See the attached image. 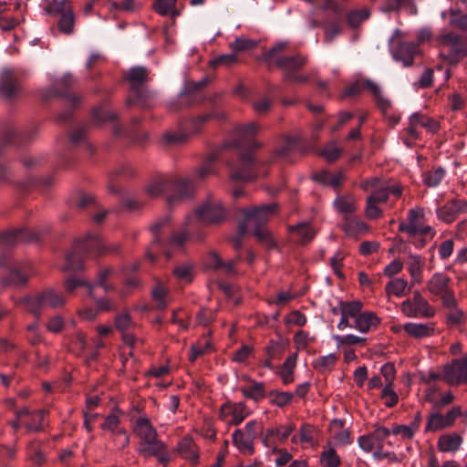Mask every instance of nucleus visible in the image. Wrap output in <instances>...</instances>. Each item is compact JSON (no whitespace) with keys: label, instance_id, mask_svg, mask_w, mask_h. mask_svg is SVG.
Masks as SVG:
<instances>
[{"label":"nucleus","instance_id":"1","mask_svg":"<svg viewBox=\"0 0 467 467\" xmlns=\"http://www.w3.org/2000/svg\"><path fill=\"white\" fill-rule=\"evenodd\" d=\"M36 239L25 228H17L0 233V265L9 268V275L1 280L3 286H25L28 279L34 275V269L29 261H13L11 255L5 251L22 243Z\"/></svg>","mask_w":467,"mask_h":467},{"label":"nucleus","instance_id":"2","mask_svg":"<svg viewBox=\"0 0 467 467\" xmlns=\"http://www.w3.org/2000/svg\"><path fill=\"white\" fill-rule=\"evenodd\" d=\"M117 245H107L99 234H88L84 240L76 242L73 250L67 254L63 271H79L83 269L84 254L102 255L117 251Z\"/></svg>","mask_w":467,"mask_h":467},{"label":"nucleus","instance_id":"3","mask_svg":"<svg viewBox=\"0 0 467 467\" xmlns=\"http://www.w3.org/2000/svg\"><path fill=\"white\" fill-rule=\"evenodd\" d=\"M66 297L53 288H47L34 296H25L17 301L26 311L33 314L37 319L43 309L58 308L65 305Z\"/></svg>","mask_w":467,"mask_h":467},{"label":"nucleus","instance_id":"4","mask_svg":"<svg viewBox=\"0 0 467 467\" xmlns=\"http://www.w3.org/2000/svg\"><path fill=\"white\" fill-rule=\"evenodd\" d=\"M287 47V43L280 42L272 47L265 55V60L273 61L279 68L285 72V78L288 77L289 73L298 72L307 61V58L301 54H295L292 56L282 55Z\"/></svg>","mask_w":467,"mask_h":467},{"label":"nucleus","instance_id":"5","mask_svg":"<svg viewBox=\"0 0 467 467\" xmlns=\"http://www.w3.org/2000/svg\"><path fill=\"white\" fill-rule=\"evenodd\" d=\"M265 162H255L253 155L249 152L241 154L238 165L228 163L231 169V179L233 181L248 182L253 181L260 175H266V171H261L260 166H264Z\"/></svg>","mask_w":467,"mask_h":467},{"label":"nucleus","instance_id":"6","mask_svg":"<svg viewBox=\"0 0 467 467\" xmlns=\"http://www.w3.org/2000/svg\"><path fill=\"white\" fill-rule=\"evenodd\" d=\"M451 279L443 273H434L426 282V289L430 294L440 296L445 307H454L457 305L454 293L450 285Z\"/></svg>","mask_w":467,"mask_h":467},{"label":"nucleus","instance_id":"7","mask_svg":"<svg viewBox=\"0 0 467 467\" xmlns=\"http://www.w3.org/2000/svg\"><path fill=\"white\" fill-rule=\"evenodd\" d=\"M262 426L257 420H251L245 424L244 429H237L233 433V443L243 453H254V441L260 433Z\"/></svg>","mask_w":467,"mask_h":467},{"label":"nucleus","instance_id":"8","mask_svg":"<svg viewBox=\"0 0 467 467\" xmlns=\"http://www.w3.org/2000/svg\"><path fill=\"white\" fill-rule=\"evenodd\" d=\"M401 32L396 29L389 40L390 51L395 60L401 61L405 67L413 64L414 57L419 52L414 43L405 42L401 39Z\"/></svg>","mask_w":467,"mask_h":467},{"label":"nucleus","instance_id":"9","mask_svg":"<svg viewBox=\"0 0 467 467\" xmlns=\"http://www.w3.org/2000/svg\"><path fill=\"white\" fill-rule=\"evenodd\" d=\"M438 40L443 47L448 48V52L441 56L449 64L454 65L467 56V45L459 35L452 32L445 33L441 35Z\"/></svg>","mask_w":467,"mask_h":467},{"label":"nucleus","instance_id":"10","mask_svg":"<svg viewBox=\"0 0 467 467\" xmlns=\"http://www.w3.org/2000/svg\"><path fill=\"white\" fill-rule=\"evenodd\" d=\"M401 312L408 317H431L435 310L422 296L420 291H414L412 299H407L400 305Z\"/></svg>","mask_w":467,"mask_h":467},{"label":"nucleus","instance_id":"11","mask_svg":"<svg viewBox=\"0 0 467 467\" xmlns=\"http://www.w3.org/2000/svg\"><path fill=\"white\" fill-rule=\"evenodd\" d=\"M195 216L207 224L220 223L226 218V212L218 200H209L195 210Z\"/></svg>","mask_w":467,"mask_h":467},{"label":"nucleus","instance_id":"12","mask_svg":"<svg viewBox=\"0 0 467 467\" xmlns=\"http://www.w3.org/2000/svg\"><path fill=\"white\" fill-rule=\"evenodd\" d=\"M275 210L276 204L275 203L242 210L244 221L241 223H245L247 230L249 228L264 227Z\"/></svg>","mask_w":467,"mask_h":467},{"label":"nucleus","instance_id":"13","mask_svg":"<svg viewBox=\"0 0 467 467\" xmlns=\"http://www.w3.org/2000/svg\"><path fill=\"white\" fill-rule=\"evenodd\" d=\"M261 128L255 122H250L245 125H238L234 131V140L232 145L236 148L247 147L256 149L260 143L254 141V137L258 134Z\"/></svg>","mask_w":467,"mask_h":467},{"label":"nucleus","instance_id":"14","mask_svg":"<svg viewBox=\"0 0 467 467\" xmlns=\"http://www.w3.org/2000/svg\"><path fill=\"white\" fill-rule=\"evenodd\" d=\"M138 452L146 458L156 457L162 465H166L171 459L166 444L158 439V435L143 443H139Z\"/></svg>","mask_w":467,"mask_h":467},{"label":"nucleus","instance_id":"15","mask_svg":"<svg viewBox=\"0 0 467 467\" xmlns=\"http://www.w3.org/2000/svg\"><path fill=\"white\" fill-rule=\"evenodd\" d=\"M442 379L451 386L467 383V357L453 359L445 365Z\"/></svg>","mask_w":467,"mask_h":467},{"label":"nucleus","instance_id":"16","mask_svg":"<svg viewBox=\"0 0 467 467\" xmlns=\"http://www.w3.org/2000/svg\"><path fill=\"white\" fill-rule=\"evenodd\" d=\"M463 213H467V201L462 199L450 200L436 211L437 217L446 223H452Z\"/></svg>","mask_w":467,"mask_h":467},{"label":"nucleus","instance_id":"17","mask_svg":"<svg viewBox=\"0 0 467 467\" xmlns=\"http://www.w3.org/2000/svg\"><path fill=\"white\" fill-rule=\"evenodd\" d=\"M249 414V410L243 402L225 403L220 410V418L231 425H239Z\"/></svg>","mask_w":467,"mask_h":467},{"label":"nucleus","instance_id":"18","mask_svg":"<svg viewBox=\"0 0 467 467\" xmlns=\"http://www.w3.org/2000/svg\"><path fill=\"white\" fill-rule=\"evenodd\" d=\"M167 191H171L167 196V202L169 204H172L176 202L191 197L193 188L189 180L177 179L173 181H167Z\"/></svg>","mask_w":467,"mask_h":467},{"label":"nucleus","instance_id":"19","mask_svg":"<svg viewBox=\"0 0 467 467\" xmlns=\"http://www.w3.org/2000/svg\"><path fill=\"white\" fill-rule=\"evenodd\" d=\"M390 431L385 427H378L373 432L368 435L360 436L358 440L359 447L367 452L373 451L374 449H382L383 441L389 436Z\"/></svg>","mask_w":467,"mask_h":467},{"label":"nucleus","instance_id":"20","mask_svg":"<svg viewBox=\"0 0 467 467\" xmlns=\"http://www.w3.org/2000/svg\"><path fill=\"white\" fill-rule=\"evenodd\" d=\"M20 90V86L14 72L5 69L0 74V93L6 99H13Z\"/></svg>","mask_w":467,"mask_h":467},{"label":"nucleus","instance_id":"21","mask_svg":"<svg viewBox=\"0 0 467 467\" xmlns=\"http://www.w3.org/2000/svg\"><path fill=\"white\" fill-rule=\"evenodd\" d=\"M75 82L76 79L72 74L66 73L59 80L54 83L52 86V92L56 95L66 97L67 99L74 105L78 104L81 100L79 96L63 90V88H67L73 86Z\"/></svg>","mask_w":467,"mask_h":467},{"label":"nucleus","instance_id":"22","mask_svg":"<svg viewBox=\"0 0 467 467\" xmlns=\"http://www.w3.org/2000/svg\"><path fill=\"white\" fill-rule=\"evenodd\" d=\"M406 265L410 275V285L420 284L423 280V258L419 254H410L406 261Z\"/></svg>","mask_w":467,"mask_h":467},{"label":"nucleus","instance_id":"23","mask_svg":"<svg viewBox=\"0 0 467 467\" xmlns=\"http://www.w3.org/2000/svg\"><path fill=\"white\" fill-rule=\"evenodd\" d=\"M379 323L380 319L373 312H362L353 321L351 328H355L361 333H368L371 329H375Z\"/></svg>","mask_w":467,"mask_h":467},{"label":"nucleus","instance_id":"24","mask_svg":"<svg viewBox=\"0 0 467 467\" xmlns=\"http://www.w3.org/2000/svg\"><path fill=\"white\" fill-rule=\"evenodd\" d=\"M289 231L295 234L297 238V242L301 244L311 242L317 234L315 228L308 223H299L296 225L289 226Z\"/></svg>","mask_w":467,"mask_h":467},{"label":"nucleus","instance_id":"25","mask_svg":"<svg viewBox=\"0 0 467 467\" xmlns=\"http://www.w3.org/2000/svg\"><path fill=\"white\" fill-rule=\"evenodd\" d=\"M127 78L131 88L139 94L140 88L149 80L148 69L145 67H133L130 69Z\"/></svg>","mask_w":467,"mask_h":467},{"label":"nucleus","instance_id":"26","mask_svg":"<svg viewBox=\"0 0 467 467\" xmlns=\"http://www.w3.org/2000/svg\"><path fill=\"white\" fill-rule=\"evenodd\" d=\"M134 432L140 439L139 443H143L158 435L156 429L147 418H140L136 421Z\"/></svg>","mask_w":467,"mask_h":467},{"label":"nucleus","instance_id":"27","mask_svg":"<svg viewBox=\"0 0 467 467\" xmlns=\"http://www.w3.org/2000/svg\"><path fill=\"white\" fill-rule=\"evenodd\" d=\"M405 332L415 338L430 337L434 333V325L432 323H406L403 326Z\"/></svg>","mask_w":467,"mask_h":467},{"label":"nucleus","instance_id":"28","mask_svg":"<svg viewBox=\"0 0 467 467\" xmlns=\"http://www.w3.org/2000/svg\"><path fill=\"white\" fill-rule=\"evenodd\" d=\"M313 179L317 182H321L324 185H328L334 189H337L341 186L342 182L346 180V176L342 171L332 173L327 171L316 173Z\"/></svg>","mask_w":467,"mask_h":467},{"label":"nucleus","instance_id":"29","mask_svg":"<svg viewBox=\"0 0 467 467\" xmlns=\"http://www.w3.org/2000/svg\"><path fill=\"white\" fill-rule=\"evenodd\" d=\"M236 260L223 261L219 254L213 253L210 255L209 266L215 271H222L226 275H235Z\"/></svg>","mask_w":467,"mask_h":467},{"label":"nucleus","instance_id":"30","mask_svg":"<svg viewBox=\"0 0 467 467\" xmlns=\"http://www.w3.org/2000/svg\"><path fill=\"white\" fill-rule=\"evenodd\" d=\"M411 286L403 278H394L386 285L385 291L388 296L401 297L410 293Z\"/></svg>","mask_w":467,"mask_h":467},{"label":"nucleus","instance_id":"31","mask_svg":"<svg viewBox=\"0 0 467 467\" xmlns=\"http://www.w3.org/2000/svg\"><path fill=\"white\" fill-rule=\"evenodd\" d=\"M334 207L336 210L345 215L351 214L356 212V199L351 194L338 196L334 200Z\"/></svg>","mask_w":467,"mask_h":467},{"label":"nucleus","instance_id":"32","mask_svg":"<svg viewBox=\"0 0 467 467\" xmlns=\"http://www.w3.org/2000/svg\"><path fill=\"white\" fill-rule=\"evenodd\" d=\"M462 438L458 434H446L440 437L438 447L443 452L456 451L462 444Z\"/></svg>","mask_w":467,"mask_h":467},{"label":"nucleus","instance_id":"33","mask_svg":"<svg viewBox=\"0 0 467 467\" xmlns=\"http://www.w3.org/2000/svg\"><path fill=\"white\" fill-rule=\"evenodd\" d=\"M178 451L180 454L185 459L190 460L192 462H196L198 460V452L193 441L191 438H183L179 445Z\"/></svg>","mask_w":467,"mask_h":467},{"label":"nucleus","instance_id":"34","mask_svg":"<svg viewBox=\"0 0 467 467\" xmlns=\"http://www.w3.org/2000/svg\"><path fill=\"white\" fill-rule=\"evenodd\" d=\"M72 10V6L69 0L50 1L45 7L44 11L49 16H63L66 13Z\"/></svg>","mask_w":467,"mask_h":467},{"label":"nucleus","instance_id":"35","mask_svg":"<svg viewBox=\"0 0 467 467\" xmlns=\"http://www.w3.org/2000/svg\"><path fill=\"white\" fill-rule=\"evenodd\" d=\"M410 124L421 126L431 133H436L440 129V124L438 121L420 113H414L413 115H411L410 118Z\"/></svg>","mask_w":467,"mask_h":467},{"label":"nucleus","instance_id":"36","mask_svg":"<svg viewBox=\"0 0 467 467\" xmlns=\"http://www.w3.org/2000/svg\"><path fill=\"white\" fill-rule=\"evenodd\" d=\"M178 0H155L152 8L161 16L171 15L172 16H179V11L176 9V3Z\"/></svg>","mask_w":467,"mask_h":467},{"label":"nucleus","instance_id":"37","mask_svg":"<svg viewBox=\"0 0 467 467\" xmlns=\"http://www.w3.org/2000/svg\"><path fill=\"white\" fill-rule=\"evenodd\" d=\"M241 392L244 397L254 401H259L264 399L265 395V384L263 382L253 381L250 386L242 388Z\"/></svg>","mask_w":467,"mask_h":467},{"label":"nucleus","instance_id":"38","mask_svg":"<svg viewBox=\"0 0 467 467\" xmlns=\"http://www.w3.org/2000/svg\"><path fill=\"white\" fill-rule=\"evenodd\" d=\"M362 306L363 305L360 301L339 302L340 314H344L353 321L362 313Z\"/></svg>","mask_w":467,"mask_h":467},{"label":"nucleus","instance_id":"39","mask_svg":"<svg viewBox=\"0 0 467 467\" xmlns=\"http://www.w3.org/2000/svg\"><path fill=\"white\" fill-rule=\"evenodd\" d=\"M422 217V213L420 211H418V210H415V209H411L410 210L409 212V222L408 223H412L416 226L417 228V235L420 234V235H431V237L433 236L434 233L431 229V227L430 226H423L420 223V218Z\"/></svg>","mask_w":467,"mask_h":467},{"label":"nucleus","instance_id":"40","mask_svg":"<svg viewBox=\"0 0 467 467\" xmlns=\"http://www.w3.org/2000/svg\"><path fill=\"white\" fill-rule=\"evenodd\" d=\"M274 104V100L267 95H259L252 102V107L257 114H266L270 111Z\"/></svg>","mask_w":467,"mask_h":467},{"label":"nucleus","instance_id":"41","mask_svg":"<svg viewBox=\"0 0 467 467\" xmlns=\"http://www.w3.org/2000/svg\"><path fill=\"white\" fill-rule=\"evenodd\" d=\"M381 12H398L400 7L408 3V0H371Z\"/></svg>","mask_w":467,"mask_h":467},{"label":"nucleus","instance_id":"42","mask_svg":"<svg viewBox=\"0 0 467 467\" xmlns=\"http://www.w3.org/2000/svg\"><path fill=\"white\" fill-rule=\"evenodd\" d=\"M216 154H210L202 164L196 171V177L198 179H205L215 173L213 163L216 161Z\"/></svg>","mask_w":467,"mask_h":467},{"label":"nucleus","instance_id":"43","mask_svg":"<svg viewBox=\"0 0 467 467\" xmlns=\"http://www.w3.org/2000/svg\"><path fill=\"white\" fill-rule=\"evenodd\" d=\"M369 11L366 8L352 10L347 14V22L350 27H358L363 21L369 17Z\"/></svg>","mask_w":467,"mask_h":467},{"label":"nucleus","instance_id":"44","mask_svg":"<svg viewBox=\"0 0 467 467\" xmlns=\"http://www.w3.org/2000/svg\"><path fill=\"white\" fill-rule=\"evenodd\" d=\"M47 415V411L45 410H40L35 412H32L30 415V419L28 421L25 423L26 429L28 431H39L42 430L45 417Z\"/></svg>","mask_w":467,"mask_h":467},{"label":"nucleus","instance_id":"45","mask_svg":"<svg viewBox=\"0 0 467 467\" xmlns=\"http://www.w3.org/2000/svg\"><path fill=\"white\" fill-rule=\"evenodd\" d=\"M444 175V169L441 167L433 168L424 173V183L429 187H436L441 183Z\"/></svg>","mask_w":467,"mask_h":467},{"label":"nucleus","instance_id":"46","mask_svg":"<svg viewBox=\"0 0 467 467\" xmlns=\"http://www.w3.org/2000/svg\"><path fill=\"white\" fill-rule=\"evenodd\" d=\"M57 26L59 31L63 34L70 35L73 33L75 26V16L73 9L60 16Z\"/></svg>","mask_w":467,"mask_h":467},{"label":"nucleus","instance_id":"47","mask_svg":"<svg viewBox=\"0 0 467 467\" xmlns=\"http://www.w3.org/2000/svg\"><path fill=\"white\" fill-rule=\"evenodd\" d=\"M450 25L456 27L467 35V15L462 14L460 10L450 11Z\"/></svg>","mask_w":467,"mask_h":467},{"label":"nucleus","instance_id":"48","mask_svg":"<svg viewBox=\"0 0 467 467\" xmlns=\"http://www.w3.org/2000/svg\"><path fill=\"white\" fill-rule=\"evenodd\" d=\"M254 234L262 244L267 248L275 247V242L272 234L265 227H256L254 229Z\"/></svg>","mask_w":467,"mask_h":467},{"label":"nucleus","instance_id":"49","mask_svg":"<svg viewBox=\"0 0 467 467\" xmlns=\"http://www.w3.org/2000/svg\"><path fill=\"white\" fill-rule=\"evenodd\" d=\"M446 427L449 426L445 422L443 415L436 412L430 415L428 424L425 430L426 431H436Z\"/></svg>","mask_w":467,"mask_h":467},{"label":"nucleus","instance_id":"50","mask_svg":"<svg viewBox=\"0 0 467 467\" xmlns=\"http://www.w3.org/2000/svg\"><path fill=\"white\" fill-rule=\"evenodd\" d=\"M337 360V356L335 354H329L327 356H323L317 358L314 362L313 366L315 368L319 370H330L335 365Z\"/></svg>","mask_w":467,"mask_h":467},{"label":"nucleus","instance_id":"51","mask_svg":"<svg viewBox=\"0 0 467 467\" xmlns=\"http://www.w3.org/2000/svg\"><path fill=\"white\" fill-rule=\"evenodd\" d=\"M296 366V358L291 356L286 358L283 365V370L281 372V378L285 384L291 383L294 379L292 377L293 369Z\"/></svg>","mask_w":467,"mask_h":467},{"label":"nucleus","instance_id":"52","mask_svg":"<svg viewBox=\"0 0 467 467\" xmlns=\"http://www.w3.org/2000/svg\"><path fill=\"white\" fill-rule=\"evenodd\" d=\"M257 46V41L248 38H236L231 47L234 51H248L254 49Z\"/></svg>","mask_w":467,"mask_h":467},{"label":"nucleus","instance_id":"53","mask_svg":"<svg viewBox=\"0 0 467 467\" xmlns=\"http://www.w3.org/2000/svg\"><path fill=\"white\" fill-rule=\"evenodd\" d=\"M390 431V434L400 435L403 439H412L417 431L410 425H395Z\"/></svg>","mask_w":467,"mask_h":467},{"label":"nucleus","instance_id":"54","mask_svg":"<svg viewBox=\"0 0 467 467\" xmlns=\"http://www.w3.org/2000/svg\"><path fill=\"white\" fill-rule=\"evenodd\" d=\"M341 154V150L334 142L327 144L321 151V155L329 162L337 161Z\"/></svg>","mask_w":467,"mask_h":467},{"label":"nucleus","instance_id":"55","mask_svg":"<svg viewBox=\"0 0 467 467\" xmlns=\"http://www.w3.org/2000/svg\"><path fill=\"white\" fill-rule=\"evenodd\" d=\"M86 285L88 287V294L93 297V285L81 279L69 277L65 281V287L68 293L73 292L78 286Z\"/></svg>","mask_w":467,"mask_h":467},{"label":"nucleus","instance_id":"56","mask_svg":"<svg viewBox=\"0 0 467 467\" xmlns=\"http://www.w3.org/2000/svg\"><path fill=\"white\" fill-rule=\"evenodd\" d=\"M271 402L278 407H284L288 404L293 398V394L290 392H278L274 391L270 394Z\"/></svg>","mask_w":467,"mask_h":467},{"label":"nucleus","instance_id":"57","mask_svg":"<svg viewBox=\"0 0 467 467\" xmlns=\"http://www.w3.org/2000/svg\"><path fill=\"white\" fill-rule=\"evenodd\" d=\"M151 294L153 299L156 302V307L158 309H164L167 306V303L165 301L167 290L161 285H157L152 289Z\"/></svg>","mask_w":467,"mask_h":467},{"label":"nucleus","instance_id":"58","mask_svg":"<svg viewBox=\"0 0 467 467\" xmlns=\"http://www.w3.org/2000/svg\"><path fill=\"white\" fill-rule=\"evenodd\" d=\"M321 460L324 462L325 467H337L340 463V459L334 449L323 451Z\"/></svg>","mask_w":467,"mask_h":467},{"label":"nucleus","instance_id":"59","mask_svg":"<svg viewBox=\"0 0 467 467\" xmlns=\"http://www.w3.org/2000/svg\"><path fill=\"white\" fill-rule=\"evenodd\" d=\"M164 191H167V181H155L147 186L146 192L151 197L161 195Z\"/></svg>","mask_w":467,"mask_h":467},{"label":"nucleus","instance_id":"60","mask_svg":"<svg viewBox=\"0 0 467 467\" xmlns=\"http://www.w3.org/2000/svg\"><path fill=\"white\" fill-rule=\"evenodd\" d=\"M389 193V186L384 185L375 189L368 198L372 199L378 203H383L388 201Z\"/></svg>","mask_w":467,"mask_h":467},{"label":"nucleus","instance_id":"61","mask_svg":"<svg viewBox=\"0 0 467 467\" xmlns=\"http://www.w3.org/2000/svg\"><path fill=\"white\" fill-rule=\"evenodd\" d=\"M132 326V321L130 314L123 313L116 316L115 327L120 332H126Z\"/></svg>","mask_w":467,"mask_h":467},{"label":"nucleus","instance_id":"62","mask_svg":"<svg viewBox=\"0 0 467 467\" xmlns=\"http://www.w3.org/2000/svg\"><path fill=\"white\" fill-rule=\"evenodd\" d=\"M342 31L341 25L337 22H332L325 26V41L329 43Z\"/></svg>","mask_w":467,"mask_h":467},{"label":"nucleus","instance_id":"63","mask_svg":"<svg viewBox=\"0 0 467 467\" xmlns=\"http://www.w3.org/2000/svg\"><path fill=\"white\" fill-rule=\"evenodd\" d=\"M382 398L386 399L385 405L387 407H393L398 403V395L394 392L392 385L386 384L382 390Z\"/></svg>","mask_w":467,"mask_h":467},{"label":"nucleus","instance_id":"64","mask_svg":"<svg viewBox=\"0 0 467 467\" xmlns=\"http://www.w3.org/2000/svg\"><path fill=\"white\" fill-rule=\"evenodd\" d=\"M173 274L179 280L189 282L192 277V269L188 265H178L174 268Z\"/></svg>","mask_w":467,"mask_h":467}]
</instances>
